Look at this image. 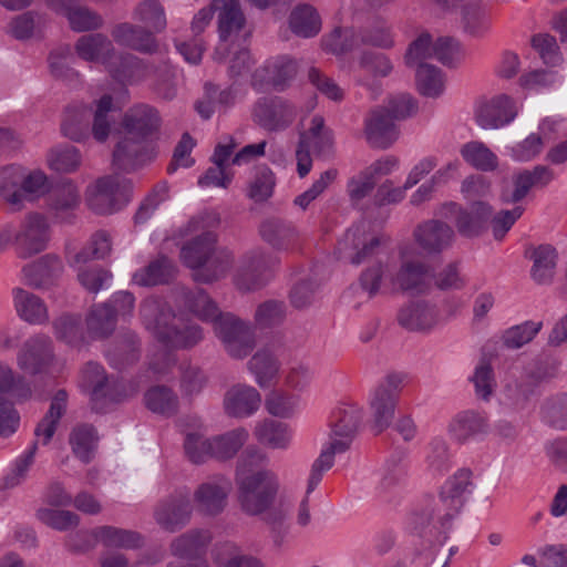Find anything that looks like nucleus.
Returning a JSON list of instances; mask_svg holds the SVG:
<instances>
[{
	"label": "nucleus",
	"mask_w": 567,
	"mask_h": 567,
	"mask_svg": "<svg viewBox=\"0 0 567 567\" xmlns=\"http://www.w3.org/2000/svg\"><path fill=\"white\" fill-rule=\"evenodd\" d=\"M267 465V454L255 446L247 447L237 461V501L243 512L248 515L256 516L268 512L278 495V475Z\"/></svg>",
	"instance_id": "1"
},
{
	"label": "nucleus",
	"mask_w": 567,
	"mask_h": 567,
	"mask_svg": "<svg viewBox=\"0 0 567 567\" xmlns=\"http://www.w3.org/2000/svg\"><path fill=\"white\" fill-rule=\"evenodd\" d=\"M143 326L153 337L171 349H190L204 339L203 328L183 316H177L163 299L148 297L140 307Z\"/></svg>",
	"instance_id": "2"
},
{
	"label": "nucleus",
	"mask_w": 567,
	"mask_h": 567,
	"mask_svg": "<svg viewBox=\"0 0 567 567\" xmlns=\"http://www.w3.org/2000/svg\"><path fill=\"white\" fill-rule=\"evenodd\" d=\"M362 416V409L353 403H341L332 411L329 442L311 466L308 493L315 491L321 482L323 473L333 466L334 455L344 453L350 449L358 433Z\"/></svg>",
	"instance_id": "3"
},
{
	"label": "nucleus",
	"mask_w": 567,
	"mask_h": 567,
	"mask_svg": "<svg viewBox=\"0 0 567 567\" xmlns=\"http://www.w3.org/2000/svg\"><path fill=\"white\" fill-rule=\"evenodd\" d=\"M94 106L92 112L84 103L68 105L60 125L61 134L75 143H84L91 136L99 143L106 142L114 124L113 97L104 94L94 101Z\"/></svg>",
	"instance_id": "4"
},
{
	"label": "nucleus",
	"mask_w": 567,
	"mask_h": 567,
	"mask_svg": "<svg viewBox=\"0 0 567 567\" xmlns=\"http://www.w3.org/2000/svg\"><path fill=\"white\" fill-rule=\"evenodd\" d=\"M219 224V215L214 212L200 213L192 217L186 224L184 229L185 235L199 233L181 249L183 262L192 268L194 272L205 265V261H207V258L213 252L217 244L215 229L218 228Z\"/></svg>",
	"instance_id": "5"
},
{
	"label": "nucleus",
	"mask_w": 567,
	"mask_h": 567,
	"mask_svg": "<svg viewBox=\"0 0 567 567\" xmlns=\"http://www.w3.org/2000/svg\"><path fill=\"white\" fill-rule=\"evenodd\" d=\"M310 150L317 157L331 159L334 155V136L324 118L315 115L307 131L300 133L299 143L296 150L297 172L303 178L312 167Z\"/></svg>",
	"instance_id": "6"
},
{
	"label": "nucleus",
	"mask_w": 567,
	"mask_h": 567,
	"mask_svg": "<svg viewBox=\"0 0 567 567\" xmlns=\"http://www.w3.org/2000/svg\"><path fill=\"white\" fill-rule=\"evenodd\" d=\"M472 485V472L462 468L443 484L437 498H431L425 506L444 525L461 512Z\"/></svg>",
	"instance_id": "7"
},
{
	"label": "nucleus",
	"mask_w": 567,
	"mask_h": 567,
	"mask_svg": "<svg viewBox=\"0 0 567 567\" xmlns=\"http://www.w3.org/2000/svg\"><path fill=\"white\" fill-rule=\"evenodd\" d=\"M404 379V374L390 373L372 392L369 404L375 434L382 433L391 425Z\"/></svg>",
	"instance_id": "8"
},
{
	"label": "nucleus",
	"mask_w": 567,
	"mask_h": 567,
	"mask_svg": "<svg viewBox=\"0 0 567 567\" xmlns=\"http://www.w3.org/2000/svg\"><path fill=\"white\" fill-rule=\"evenodd\" d=\"M215 336L234 359L247 357L256 346L252 327L231 312H225L213 326Z\"/></svg>",
	"instance_id": "9"
},
{
	"label": "nucleus",
	"mask_w": 567,
	"mask_h": 567,
	"mask_svg": "<svg viewBox=\"0 0 567 567\" xmlns=\"http://www.w3.org/2000/svg\"><path fill=\"white\" fill-rule=\"evenodd\" d=\"M388 241L382 234L368 233L361 226H353L339 243V250L350 264L359 266L375 258Z\"/></svg>",
	"instance_id": "10"
},
{
	"label": "nucleus",
	"mask_w": 567,
	"mask_h": 567,
	"mask_svg": "<svg viewBox=\"0 0 567 567\" xmlns=\"http://www.w3.org/2000/svg\"><path fill=\"white\" fill-rule=\"evenodd\" d=\"M50 239V228L44 216L31 213L20 224L13 236L16 254L19 258H30L43 251Z\"/></svg>",
	"instance_id": "11"
},
{
	"label": "nucleus",
	"mask_w": 567,
	"mask_h": 567,
	"mask_svg": "<svg viewBox=\"0 0 567 567\" xmlns=\"http://www.w3.org/2000/svg\"><path fill=\"white\" fill-rule=\"evenodd\" d=\"M192 514L193 504L189 494L185 491H177L155 505L153 517L163 530L175 533L189 523Z\"/></svg>",
	"instance_id": "12"
},
{
	"label": "nucleus",
	"mask_w": 567,
	"mask_h": 567,
	"mask_svg": "<svg viewBox=\"0 0 567 567\" xmlns=\"http://www.w3.org/2000/svg\"><path fill=\"white\" fill-rule=\"evenodd\" d=\"M442 214L445 217L454 218L455 227L461 236L473 238L482 235L486 229L493 209L482 200H474L468 208H463L456 203H447L443 206Z\"/></svg>",
	"instance_id": "13"
},
{
	"label": "nucleus",
	"mask_w": 567,
	"mask_h": 567,
	"mask_svg": "<svg viewBox=\"0 0 567 567\" xmlns=\"http://www.w3.org/2000/svg\"><path fill=\"white\" fill-rule=\"evenodd\" d=\"M154 157V150L148 142L123 132L112 152V166L116 171L132 173Z\"/></svg>",
	"instance_id": "14"
},
{
	"label": "nucleus",
	"mask_w": 567,
	"mask_h": 567,
	"mask_svg": "<svg viewBox=\"0 0 567 567\" xmlns=\"http://www.w3.org/2000/svg\"><path fill=\"white\" fill-rule=\"evenodd\" d=\"M275 259L262 249H252L241 259L235 276V285L241 291H252L261 288L268 280V270Z\"/></svg>",
	"instance_id": "15"
},
{
	"label": "nucleus",
	"mask_w": 567,
	"mask_h": 567,
	"mask_svg": "<svg viewBox=\"0 0 567 567\" xmlns=\"http://www.w3.org/2000/svg\"><path fill=\"white\" fill-rule=\"evenodd\" d=\"M555 177V172L547 165H536L532 169H522L513 175V187L503 188L501 199L505 204L518 203L527 196L532 188H545Z\"/></svg>",
	"instance_id": "16"
},
{
	"label": "nucleus",
	"mask_w": 567,
	"mask_h": 567,
	"mask_svg": "<svg viewBox=\"0 0 567 567\" xmlns=\"http://www.w3.org/2000/svg\"><path fill=\"white\" fill-rule=\"evenodd\" d=\"M231 488V482L224 475H217L203 482L194 492L197 511L209 516L220 514L227 505Z\"/></svg>",
	"instance_id": "17"
},
{
	"label": "nucleus",
	"mask_w": 567,
	"mask_h": 567,
	"mask_svg": "<svg viewBox=\"0 0 567 567\" xmlns=\"http://www.w3.org/2000/svg\"><path fill=\"white\" fill-rule=\"evenodd\" d=\"M252 116L261 127L279 131L293 122L296 109L280 97H262L255 104Z\"/></svg>",
	"instance_id": "18"
},
{
	"label": "nucleus",
	"mask_w": 567,
	"mask_h": 567,
	"mask_svg": "<svg viewBox=\"0 0 567 567\" xmlns=\"http://www.w3.org/2000/svg\"><path fill=\"white\" fill-rule=\"evenodd\" d=\"M53 344L49 336L38 333L22 344L18 353V365L23 371L37 374L47 369L53 361Z\"/></svg>",
	"instance_id": "19"
},
{
	"label": "nucleus",
	"mask_w": 567,
	"mask_h": 567,
	"mask_svg": "<svg viewBox=\"0 0 567 567\" xmlns=\"http://www.w3.org/2000/svg\"><path fill=\"white\" fill-rule=\"evenodd\" d=\"M259 234L265 243L278 251H293L301 243L296 225L278 217L265 219L259 226Z\"/></svg>",
	"instance_id": "20"
},
{
	"label": "nucleus",
	"mask_w": 567,
	"mask_h": 567,
	"mask_svg": "<svg viewBox=\"0 0 567 567\" xmlns=\"http://www.w3.org/2000/svg\"><path fill=\"white\" fill-rule=\"evenodd\" d=\"M111 37L117 45L140 53L153 54L158 50L155 35L140 23L118 22L111 29Z\"/></svg>",
	"instance_id": "21"
},
{
	"label": "nucleus",
	"mask_w": 567,
	"mask_h": 567,
	"mask_svg": "<svg viewBox=\"0 0 567 567\" xmlns=\"http://www.w3.org/2000/svg\"><path fill=\"white\" fill-rule=\"evenodd\" d=\"M121 126L124 133L148 142V138L159 130L161 117L153 106L138 104L124 113Z\"/></svg>",
	"instance_id": "22"
},
{
	"label": "nucleus",
	"mask_w": 567,
	"mask_h": 567,
	"mask_svg": "<svg viewBox=\"0 0 567 567\" xmlns=\"http://www.w3.org/2000/svg\"><path fill=\"white\" fill-rule=\"evenodd\" d=\"M516 113L514 101L507 95H499L480 104L475 117L483 128H498L512 122Z\"/></svg>",
	"instance_id": "23"
},
{
	"label": "nucleus",
	"mask_w": 567,
	"mask_h": 567,
	"mask_svg": "<svg viewBox=\"0 0 567 567\" xmlns=\"http://www.w3.org/2000/svg\"><path fill=\"white\" fill-rule=\"evenodd\" d=\"M213 8L217 11L219 39L235 42L246 25L239 0H214Z\"/></svg>",
	"instance_id": "24"
},
{
	"label": "nucleus",
	"mask_w": 567,
	"mask_h": 567,
	"mask_svg": "<svg viewBox=\"0 0 567 567\" xmlns=\"http://www.w3.org/2000/svg\"><path fill=\"white\" fill-rule=\"evenodd\" d=\"M260 403V393L247 384L233 385L224 396L225 412L231 417H248L259 409Z\"/></svg>",
	"instance_id": "25"
},
{
	"label": "nucleus",
	"mask_w": 567,
	"mask_h": 567,
	"mask_svg": "<svg viewBox=\"0 0 567 567\" xmlns=\"http://www.w3.org/2000/svg\"><path fill=\"white\" fill-rule=\"evenodd\" d=\"M414 236L424 251L439 254L452 245L455 234L447 224L432 219L417 226Z\"/></svg>",
	"instance_id": "26"
},
{
	"label": "nucleus",
	"mask_w": 567,
	"mask_h": 567,
	"mask_svg": "<svg viewBox=\"0 0 567 567\" xmlns=\"http://www.w3.org/2000/svg\"><path fill=\"white\" fill-rule=\"evenodd\" d=\"M237 143L231 136H227L225 142L215 146L212 162L214 166L209 167L206 173L199 177L198 185L202 187H221L227 188L233 176L225 171V165L236 148Z\"/></svg>",
	"instance_id": "27"
},
{
	"label": "nucleus",
	"mask_w": 567,
	"mask_h": 567,
	"mask_svg": "<svg viewBox=\"0 0 567 567\" xmlns=\"http://www.w3.org/2000/svg\"><path fill=\"white\" fill-rule=\"evenodd\" d=\"M63 269L61 260L53 255H45L22 268V278L25 285L41 289L47 288L61 275Z\"/></svg>",
	"instance_id": "28"
},
{
	"label": "nucleus",
	"mask_w": 567,
	"mask_h": 567,
	"mask_svg": "<svg viewBox=\"0 0 567 567\" xmlns=\"http://www.w3.org/2000/svg\"><path fill=\"white\" fill-rule=\"evenodd\" d=\"M213 536L208 529H189L173 538L169 544L172 556L181 559H195L205 555Z\"/></svg>",
	"instance_id": "29"
},
{
	"label": "nucleus",
	"mask_w": 567,
	"mask_h": 567,
	"mask_svg": "<svg viewBox=\"0 0 567 567\" xmlns=\"http://www.w3.org/2000/svg\"><path fill=\"white\" fill-rule=\"evenodd\" d=\"M364 133L369 144L381 150L390 147L398 138L395 125L383 107L373 110L365 118Z\"/></svg>",
	"instance_id": "30"
},
{
	"label": "nucleus",
	"mask_w": 567,
	"mask_h": 567,
	"mask_svg": "<svg viewBox=\"0 0 567 567\" xmlns=\"http://www.w3.org/2000/svg\"><path fill=\"white\" fill-rule=\"evenodd\" d=\"M111 78L121 84H132L141 80L146 71V65L138 56L120 52L115 49V54L106 61L104 66Z\"/></svg>",
	"instance_id": "31"
},
{
	"label": "nucleus",
	"mask_w": 567,
	"mask_h": 567,
	"mask_svg": "<svg viewBox=\"0 0 567 567\" xmlns=\"http://www.w3.org/2000/svg\"><path fill=\"white\" fill-rule=\"evenodd\" d=\"M13 306L18 317L29 324H45L49 322V309L37 295L17 287L12 290Z\"/></svg>",
	"instance_id": "32"
},
{
	"label": "nucleus",
	"mask_w": 567,
	"mask_h": 567,
	"mask_svg": "<svg viewBox=\"0 0 567 567\" xmlns=\"http://www.w3.org/2000/svg\"><path fill=\"white\" fill-rule=\"evenodd\" d=\"M76 54L89 62H99L104 66L106 61L115 54L113 40L103 33H91L82 35L75 43Z\"/></svg>",
	"instance_id": "33"
},
{
	"label": "nucleus",
	"mask_w": 567,
	"mask_h": 567,
	"mask_svg": "<svg viewBox=\"0 0 567 567\" xmlns=\"http://www.w3.org/2000/svg\"><path fill=\"white\" fill-rule=\"evenodd\" d=\"M533 261L530 276L538 285L550 284L554 279L558 254L557 250L548 244L537 247H530L527 251Z\"/></svg>",
	"instance_id": "34"
},
{
	"label": "nucleus",
	"mask_w": 567,
	"mask_h": 567,
	"mask_svg": "<svg viewBox=\"0 0 567 567\" xmlns=\"http://www.w3.org/2000/svg\"><path fill=\"white\" fill-rule=\"evenodd\" d=\"M487 417L476 411L466 410L457 413L449 425L451 436L458 443H465L478 434L486 433Z\"/></svg>",
	"instance_id": "35"
},
{
	"label": "nucleus",
	"mask_w": 567,
	"mask_h": 567,
	"mask_svg": "<svg viewBox=\"0 0 567 567\" xmlns=\"http://www.w3.org/2000/svg\"><path fill=\"white\" fill-rule=\"evenodd\" d=\"M399 323L411 331L431 329L437 322V311L425 301H414L403 307L398 315Z\"/></svg>",
	"instance_id": "36"
},
{
	"label": "nucleus",
	"mask_w": 567,
	"mask_h": 567,
	"mask_svg": "<svg viewBox=\"0 0 567 567\" xmlns=\"http://www.w3.org/2000/svg\"><path fill=\"white\" fill-rule=\"evenodd\" d=\"M289 29L300 38H313L322 27L320 14L309 3H299L290 12L288 18Z\"/></svg>",
	"instance_id": "37"
},
{
	"label": "nucleus",
	"mask_w": 567,
	"mask_h": 567,
	"mask_svg": "<svg viewBox=\"0 0 567 567\" xmlns=\"http://www.w3.org/2000/svg\"><path fill=\"white\" fill-rule=\"evenodd\" d=\"M406 470L401 455L391 456L384 464L375 491L379 497L389 499L404 484Z\"/></svg>",
	"instance_id": "38"
},
{
	"label": "nucleus",
	"mask_w": 567,
	"mask_h": 567,
	"mask_svg": "<svg viewBox=\"0 0 567 567\" xmlns=\"http://www.w3.org/2000/svg\"><path fill=\"white\" fill-rule=\"evenodd\" d=\"M234 265V256L227 248H215L199 270L193 274L196 281L212 284L225 277Z\"/></svg>",
	"instance_id": "39"
},
{
	"label": "nucleus",
	"mask_w": 567,
	"mask_h": 567,
	"mask_svg": "<svg viewBox=\"0 0 567 567\" xmlns=\"http://www.w3.org/2000/svg\"><path fill=\"white\" fill-rule=\"evenodd\" d=\"M94 539L105 547L135 549L143 546V536L134 530L114 526H99L91 532Z\"/></svg>",
	"instance_id": "40"
},
{
	"label": "nucleus",
	"mask_w": 567,
	"mask_h": 567,
	"mask_svg": "<svg viewBox=\"0 0 567 567\" xmlns=\"http://www.w3.org/2000/svg\"><path fill=\"white\" fill-rule=\"evenodd\" d=\"M432 275L422 262L404 261L395 276L398 286L411 293H421L429 289Z\"/></svg>",
	"instance_id": "41"
},
{
	"label": "nucleus",
	"mask_w": 567,
	"mask_h": 567,
	"mask_svg": "<svg viewBox=\"0 0 567 567\" xmlns=\"http://www.w3.org/2000/svg\"><path fill=\"white\" fill-rule=\"evenodd\" d=\"M175 275V266L171 259L161 256L133 275V282L141 287H153L168 284Z\"/></svg>",
	"instance_id": "42"
},
{
	"label": "nucleus",
	"mask_w": 567,
	"mask_h": 567,
	"mask_svg": "<svg viewBox=\"0 0 567 567\" xmlns=\"http://www.w3.org/2000/svg\"><path fill=\"white\" fill-rule=\"evenodd\" d=\"M254 434L260 444L275 450L288 449L292 440L288 424L268 419L256 425Z\"/></svg>",
	"instance_id": "43"
},
{
	"label": "nucleus",
	"mask_w": 567,
	"mask_h": 567,
	"mask_svg": "<svg viewBox=\"0 0 567 567\" xmlns=\"http://www.w3.org/2000/svg\"><path fill=\"white\" fill-rule=\"evenodd\" d=\"M21 181L23 168L19 165H8L0 169V197H2L13 210H20L24 202Z\"/></svg>",
	"instance_id": "44"
},
{
	"label": "nucleus",
	"mask_w": 567,
	"mask_h": 567,
	"mask_svg": "<svg viewBox=\"0 0 567 567\" xmlns=\"http://www.w3.org/2000/svg\"><path fill=\"white\" fill-rule=\"evenodd\" d=\"M66 392L64 390H59L52 402L50 404V409L43 419L38 423L34 435L37 437L34 443H42L47 445L52 436L55 433L56 425L65 412L66 408Z\"/></svg>",
	"instance_id": "45"
},
{
	"label": "nucleus",
	"mask_w": 567,
	"mask_h": 567,
	"mask_svg": "<svg viewBox=\"0 0 567 567\" xmlns=\"http://www.w3.org/2000/svg\"><path fill=\"white\" fill-rule=\"evenodd\" d=\"M107 358L111 365L116 369L136 362L140 358V341L137 336L133 332H125L118 336L107 350Z\"/></svg>",
	"instance_id": "46"
},
{
	"label": "nucleus",
	"mask_w": 567,
	"mask_h": 567,
	"mask_svg": "<svg viewBox=\"0 0 567 567\" xmlns=\"http://www.w3.org/2000/svg\"><path fill=\"white\" fill-rule=\"evenodd\" d=\"M132 18L153 34L162 32L167 24L164 7L158 0L141 1L133 9Z\"/></svg>",
	"instance_id": "47"
},
{
	"label": "nucleus",
	"mask_w": 567,
	"mask_h": 567,
	"mask_svg": "<svg viewBox=\"0 0 567 567\" xmlns=\"http://www.w3.org/2000/svg\"><path fill=\"white\" fill-rule=\"evenodd\" d=\"M248 437V431L244 427H237L212 437L213 458L218 461L233 458L247 442Z\"/></svg>",
	"instance_id": "48"
},
{
	"label": "nucleus",
	"mask_w": 567,
	"mask_h": 567,
	"mask_svg": "<svg viewBox=\"0 0 567 567\" xmlns=\"http://www.w3.org/2000/svg\"><path fill=\"white\" fill-rule=\"evenodd\" d=\"M97 440L95 429L89 424L76 425L69 436L73 454L83 463L91 462L97 446Z\"/></svg>",
	"instance_id": "49"
},
{
	"label": "nucleus",
	"mask_w": 567,
	"mask_h": 567,
	"mask_svg": "<svg viewBox=\"0 0 567 567\" xmlns=\"http://www.w3.org/2000/svg\"><path fill=\"white\" fill-rule=\"evenodd\" d=\"M186 308L204 322H210L215 326V322L225 315L221 312L217 303L207 295L203 289H196L186 295L185 299Z\"/></svg>",
	"instance_id": "50"
},
{
	"label": "nucleus",
	"mask_w": 567,
	"mask_h": 567,
	"mask_svg": "<svg viewBox=\"0 0 567 567\" xmlns=\"http://www.w3.org/2000/svg\"><path fill=\"white\" fill-rule=\"evenodd\" d=\"M259 386H268L279 371V362L269 349H260L247 363Z\"/></svg>",
	"instance_id": "51"
},
{
	"label": "nucleus",
	"mask_w": 567,
	"mask_h": 567,
	"mask_svg": "<svg viewBox=\"0 0 567 567\" xmlns=\"http://www.w3.org/2000/svg\"><path fill=\"white\" fill-rule=\"evenodd\" d=\"M321 42L324 51L336 55L349 53L361 47L359 31L351 28H336L323 37Z\"/></svg>",
	"instance_id": "52"
},
{
	"label": "nucleus",
	"mask_w": 567,
	"mask_h": 567,
	"mask_svg": "<svg viewBox=\"0 0 567 567\" xmlns=\"http://www.w3.org/2000/svg\"><path fill=\"white\" fill-rule=\"evenodd\" d=\"M116 320L110 303L94 306L87 318L89 333L94 338H106L115 329Z\"/></svg>",
	"instance_id": "53"
},
{
	"label": "nucleus",
	"mask_w": 567,
	"mask_h": 567,
	"mask_svg": "<svg viewBox=\"0 0 567 567\" xmlns=\"http://www.w3.org/2000/svg\"><path fill=\"white\" fill-rule=\"evenodd\" d=\"M145 405L154 413L173 415L177 411L178 399L176 394L165 385H156L146 391Z\"/></svg>",
	"instance_id": "54"
},
{
	"label": "nucleus",
	"mask_w": 567,
	"mask_h": 567,
	"mask_svg": "<svg viewBox=\"0 0 567 567\" xmlns=\"http://www.w3.org/2000/svg\"><path fill=\"white\" fill-rule=\"evenodd\" d=\"M416 89L427 97H437L444 91V79L441 70L432 64H420L415 74Z\"/></svg>",
	"instance_id": "55"
},
{
	"label": "nucleus",
	"mask_w": 567,
	"mask_h": 567,
	"mask_svg": "<svg viewBox=\"0 0 567 567\" xmlns=\"http://www.w3.org/2000/svg\"><path fill=\"white\" fill-rule=\"evenodd\" d=\"M554 124L555 122L553 121L544 120L539 125L538 133L529 134L524 141L512 148L513 157L516 161L527 162L538 156L544 148V137L542 133H545L546 130H554Z\"/></svg>",
	"instance_id": "56"
},
{
	"label": "nucleus",
	"mask_w": 567,
	"mask_h": 567,
	"mask_svg": "<svg viewBox=\"0 0 567 567\" xmlns=\"http://www.w3.org/2000/svg\"><path fill=\"white\" fill-rule=\"evenodd\" d=\"M107 181H96L87 197L90 208L99 215H109L120 210L125 204L107 192L111 184Z\"/></svg>",
	"instance_id": "57"
},
{
	"label": "nucleus",
	"mask_w": 567,
	"mask_h": 567,
	"mask_svg": "<svg viewBox=\"0 0 567 567\" xmlns=\"http://www.w3.org/2000/svg\"><path fill=\"white\" fill-rule=\"evenodd\" d=\"M107 181H96L87 197L90 208L99 215H109L120 210L125 204L107 192L111 184Z\"/></svg>",
	"instance_id": "58"
},
{
	"label": "nucleus",
	"mask_w": 567,
	"mask_h": 567,
	"mask_svg": "<svg viewBox=\"0 0 567 567\" xmlns=\"http://www.w3.org/2000/svg\"><path fill=\"white\" fill-rule=\"evenodd\" d=\"M463 29L473 37L484 35L491 27V16L487 9L477 3H468L462 11Z\"/></svg>",
	"instance_id": "59"
},
{
	"label": "nucleus",
	"mask_w": 567,
	"mask_h": 567,
	"mask_svg": "<svg viewBox=\"0 0 567 567\" xmlns=\"http://www.w3.org/2000/svg\"><path fill=\"white\" fill-rule=\"evenodd\" d=\"M80 204V193L71 181H66L58 185L49 196V205L56 213L62 215L63 213L74 210Z\"/></svg>",
	"instance_id": "60"
},
{
	"label": "nucleus",
	"mask_w": 567,
	"mask_h": 567,
	"mask_svg": "<svg viewBox=\"0 0 567 567\" xmlns=\"http://www.w3.org/2000/svg\"><path fill=\"white\" fill-rule=\"evenodd\" d=\"M112 250V238L105 230H97L91 237L89 246L76 252L71 265L84 264L92 259H103Z\"/></svg>",
	"instance_id": "61"
},
{
	"label": "nucleus",
	"mask_w": 567,
	"mask_h": 567,
	"mask_svg": "<svg viewBox=\"0 0 567 567\" xmlns=\"http://www.w3.org/2000/svg\"><path fill=\"white\" fill-rule=\"evenodd\" d=\"M358 31L361 45H371L384 50L391 49L394 45L391 27L383 20H377Z\"/></svg>",
	"instance_id": "62"
},
{
	"label": "nucleus",
	"mask_w": 567,
	"mask_h": 567,
	"mask_svg": "<svg viewBox=\"0 0 567 567\" xmlns=\"http://www.w3.org/2000/svg\"><path fill=\"white\" fill-rule=\"evenodd\" d=\"M65 18L71 30L75 32L95 31L104 25L103 17L86 6H75Z\"/></svg>",
	"instance_id": "63"
},
{
	"label": "nucleus",
	"mask_w": 567,
	"mask_h": 567,
	"mask_svg": "<svg viewBox=\"0 0 567 567\" xmlns=\"http://www.w3.org/2000/svg\"><path fill=\"white\" fill-rule=\"evenodd\" d=\"M82 162L80 151L74 146H59L52 148L48 154L50 168L59 173H72L76 171Z\"/></svg>",
	"instance_id": "64"
}]
</instances>
